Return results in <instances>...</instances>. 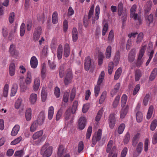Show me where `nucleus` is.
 <instances>
[{
  "mask_svg": "<svg viewBox=\"0 0 157 157\" xmlns=\"http://www.w3.org/2000/svg\"><path fill=\"white\" fill-rule=\"evenodd\" d=\"M43 134V130H40L35 132L32 136V138L33 140L34 144L36 145H38L41 143L45 139Z\"/></svg>",
  "mask_w": 157,
  "mask_h": 157,
  "instance_id": "obj_1",
  "label": "nucleus"
},
{
  "mask_svg": "<svg viewBox=\"0 0 157 157\" xmlns=\"http://www.w3.org/2000/svg\"><path fill=\"white\" fill-rule=\"evenodd\" d=\"M136 10V5L134 4L130 9V17L131 18H133L134 20L136 22L137 25H139L141 22V17L140 14L135 13Z\"/></svg>",
  "mask_w": 157,
  "mask_h": 157,
  "instance_id": "obj_2",
  "label": "nucleus"
},
{
  "mask_svg": "<svg viewBox=\"0 0 157 157\" xmlns=\"http://www.w3.org/2000/svg\"><path fill=\"white\" fill-rule=\"evenodd\" d=\"M52 147L50 146L49 144H46L42 147L41 151V154L43 157H49L52 154Z\"/></svg>",
  "mask_w": 157,
  "mask_h": 157,
  "instance_id": "obj_3",
  "label": "nucleus"
},
{
  "mask_svg": "<svg viewBox=\"0 0 157 157\" xmlns=\"http://www.w3.org/2000/svg\"><path fill=\"white\" fill-rule=\"evenodd\" d=\"M77 108L72 107L71 110V108L68 109L66 111L65 115V121L66 122L68 123H72L73 120V115L71 114H74Z\"/></svg>",
  "mask_w": 157,
  "mask_h": 157,
  "instance_id": "obj_4",
  "label": "nucleus"
},
{
  "mask_svg": "<svg viewBox=\"0 0 157 157\" xmlns=\"http://www.w3.org/2000/svg\"><path fill=\"white\" fill-rule=\"evenodd\" d=\"M146 46L145 45L143 44L139 52L138 59L136 63V66L138 67H140L144 62V60L142 58L144 54Z\"/></svg>",
  "mask_w": 157,
  "mask_h": 157,
  "instance_id": "obj_5",
  "label": "nucleus"
},
{
  "mask_svg": "<svg viewBox=\"0 0 157 157\" xmlns=\"http://www.w3.org/2000/svg\"><path fill=\"white\" fill-rule=\"evenodd\" d=\"M9 52L10 56L13 57L17 56L19 53L18 51L16 50L15 45L13 44H12L10 46Z\"/></svg>",
  "mask_w": 157,
  "mask_h": 157,
  "instance_id": "obj_6",
  "label": "nucleus"
},
{
  "mask_svg": "<svg viewBox=\"0 0 157 157\" xmlns=\"http://www.w3.org/2000/svg\"><path fill=\"white\" fill-rule=\"evenodd\" d=\"M42 31V29L41 27H38L35 29L33 35V39L34 41H37L39 40Z\"/></svg>",
  "mask_w": 157,
  "mask_h": 157,
  "instance_id": "obj_7",
  "label": "nucleus"
},
{
  "mask_svg": "<svg viewBox=\"0 0 157 157\" xmlns=\"http://www.w3.org/2000/svg\"><path fill=\"white\" fill-rule=\"evenodd\" d=\"M113 141L112 140L109 142L106 148V152L107 153H112L113 154L116 153L117 150L116 147L115 146H113Z\"/></svg>",
  "mask_w": 157,
  "mask_h": 157,
  "instance_id": "obj_8",
  "label": "nucleus"
},
{
  "mask_svg": "<svg viewBox=\"0 0 157 157\" xmlns=\"http://www.w3.org/2000/svg\"><path fill=\"white\" fill-rule=\"evenodd\" d=\"M72 78V73L71 69L69 68L67 71L66 75L64 79V83L67 85L70 83Z\"/></svg>",
  "mask_w": 157,
  "mask_h": 157,
  "instance_id": "obj_9",
  "label": "nucleus"
},
{
  "mask_svg": "<svg viewBox=\"0 0 157 157\" xmlns=\"http://www.w3.org/2000/svg\"><path fill=\"white\" fill-rule=\"evenodd\" d=\"M136 50L135 49H132L130 52L128 56V62L132 63L135 60Z\"/></svg>",
  "mask_w": 157,
  "mask_h": 157,
  "instance_id": "obj_10",
  "label": "nucleus"
},
{
  "mask_svg": "<svg viewBox=\"0 0 157 157\" xmlns=\"http://www.w3.org/2000/svg\"><path fill=\"white\" fill-rule=\"evenodd\" d=\"M30 66L32 68H36L38 64V61L36 56H33L30 59Z\"/></svg>",
  "mask_w": 157,
  "mask_h": 157,
  "instance_id": "obj_11",
  "label": "nucleus"
},
{
  "mask_svg": "<svg viewBox=\"0 0 157 157\" xmlns=\"http://www.w3.org/2000/svg\"><path fill=\"white\" fill-rule=\"evenodd\" d=\"M128 109V106L126 105L125 107H122V108L120 111V117L121 119H123L125 117L127 113Z\"/></svg>",
  "mask_w": 157,
  "mask_h": 157,
  "instance_id": "obj_12",
  "label": "nucleus"
},
{
  "mask_svg": "<svg viewBox=\"0 0 157 157\" xmlns=\"http://www.w3.org/2000/svg\"><path fill=\"white\" fill-rule=\"evenodd\" d=\"M86 119L84 117H81L79 119L78 122V127L81 130L84 128L85 126Z\"/></svg>",
  "mask_w": 157,
  "mask_h": 157,
  "instance_id": "obj_13",
  "label": "nucleus"
},
{
  "mask_svg": "<svg viewBox=\"0 0 157 157\" xmlns=\"http://www.w3.org/2000/svg\"><path fill=\"white\" fill-rule=\"evenodd\" d=\"M91 65V60L89 56H87L85 59L84 67L85 70L87 71L89 70Z\"/></svg>",
  "mask_w": 157,
  "mask_h": 157,
  "instance_id": "obj_14",
  "label": "nucleus"
},
{
  "mask_svg": "<svg viewBox=\"0 0 157 157\" xmlns=\"http://www.w3.org/2000/svg\"><path fill=\"white\" fill-rule=\"evenodd\" d=\"M40 84V80L39 78L38 77L35 78L34 80L33 87V90L34 91L36 92L38 90Z\"/></svg>",
  "mask_w": 157,
  "mask_h": 157,
  "instance_id": "obj_15",
  "label": "nucleus"
},
{
  "mask_svg": "<svg viewBox=\"0 0 157 157\" xmlns=\"http://www.w3.org/2000/svg\"><path fill=\"white\" fill-rule=\"evenodd\" d=\"M63 48L61 44L59 45L57 50V56L59 60L61 59L63 55Z\"/></svg>",
  "mask_w": 157,
  "mask_h": 157,
  "instance_id": "obj_16",
  "label": "nucleus"
},
{
  "mask_svg": "<svg viewBox=\"0 0 157 157\" xmlns=\"http://www.w3.org/2000/svg\"><path fill=\"white\" fill-rule=\"evenodd\" d=\"M16 67L15 64L13 63H11L9 67V72L10 76H13L15 73Z\"/></svg>",
  "mask_w": 157,
  "mask_h": 157,
  "instance_id": "obj_17",
  "label": "nucleus"
},
{
  "mask_svg": "<svg viewBox=\"0 0 157 157\" xmlns=\"http://www.w3.org/2000/svg\"><path fill=\"white\" fill-rule=\"evenodd\" d=\"M25 117L26 120L30 121L32 118V109L30 108H27L26 110Z\"/></svg>",
  "mask_w": 157,
  "mask_h": 157,
  "instance_id": "obj_18",
  "label": "nucleus"
},
{
  "mask_svg": "<svg viewBox=\"0 0 157 157\" xmlns=\"http://www.w3.org/2000/svg\"><path fill=\"white\" fill-rule=\"evenodd\" d=\"M37 99V95L34 93L31 94L29 97V101L31 104H34L36 102Z\"/></svg>",
  "mask_w": 157,
  "mask_h": 157,
  "instance_id": "obj_19",
  "label": "nucleus"
},
{
  "mask_svg": "<svg viewBox=\"0 0 157 157\" xmlns=\"http://www.w3.org/2000/svg\"><path fill=\"white\" fill-rule=\"evenodd\" d=\"M26 84L27 85L30 84L32 82L31 73L29 71H27L26 77L25 80Z\"/></svg>",
  "mask_w": 157,
  "mask_h": 157,
  "instance_id": "obj_20",
  "label": "nucleus"
},
{
  "mask_svg": "<svg viewBox=\"0 0 157 157\" xmlns=\"http://www.w3.org/2000/svg\"><path fill=\"white\" fill-rule=\"evenodd\" d=\"M20 128V125L16 124L13 128L11 132V135L12 136H15L17 134Z\"/></svg>",
  "mask_w": 157,
  "mask_h": 157,
  "instance_id": "obj_21",
  "label": "nucleus"
},
{
  "mask_svg": "<svg viewBox=\"0 0 157 157\" xmlns=\"http://www.w3.org/2000/svg\"><path fill=\"white\" fill-rule=\"evenodd\" d=\"M118 8V14L119 16H121L122 13H123V11L124 12H125V13H126V9H123V4L122 2H120L117 6Z\"/></svg>",
  "mask_w": 157,
  "mask_h": 157,
  "instance_id": "obj_22",
  "label": "nucleus"
},
{
  "mask_svg": "<svg viewBox=\"0 0 157 157\" xmlns=\"http://www.w3.org/2000/svg\"><path fill=\"white\" fill-rule=\"evenodd\" d=\"M78 32L76 28H73L72 31V36L73 40L74 42H76L78 37Z\"/></svg>",
  "mask_w": 157,
  "mask_h": 157,
  "instance_id": "obj_23",
  "label": "nucleus"
},
{
  "mask_svg": "<svg viewBox=\"0 0 157 157\" xmlns=\"http://www.w3.org/2000/svg\"><path fill=\"white\" fill-rule=\"evenodd\" d=\"M66 150L64 149L62 146H60L58 149L57 153L59 157H62L66 154Z\"/></svg>",
  "mask_w": 157,
  "mask_h": 157,
  "instance_id": "obj_24",
  "label": "nucleus"
},
{
  "mask_svg": "<svg viewBox=\"0 0 157 157\" xmlns=\"http://www.w3.org/2000/svg\"><path fill=\"white\" fill-rule=\"evenodd\" d=\"M18 89V85L17 84L15 83L12 86L10 93V96L11 97L14 96L17 91Z\"/></svg>",
  "mask_w": 157,
  "mask_h": 157,
  "instance_id": "obj_25",
  "label": "nucleus"
},
{
  "mask_svg": "<svg viewBox=\"0 0 157 157\" xmlns=\"http://www.w3.org/2000/svg\"><path fill=\"white\" fill-rule=\"evenodd\" d=\"M41 95L42 101L43 102L45 101L47 99V93L44 87H43L42 88Z\"/></svg>",
  "mask_w": 157,
  "mask_h": 157,
  "instance_id": "obj_26",
  "label": "nucleus"
},
{
  "mask_svg": "<svg viewBox=\"0 0 157 157\" xmlns=\"http://www.w3.org/2000/svg\"><path fill=\"white\" fill-rule=\"evenodd\" d=\"M54 111V108L53 106H52L49 107L48 109V118L49 120H51L52 119L53 116Z\"/></svg>",
  "mask_w": 157,
  "mask_h": 157,
  "instance_id": "obj_27",
  "label": "nucleus"
},
{
  "mask_svg": "<svg viewBox=\"0 0 157 157\" xmlns=\"http://www.w3.org/2000/svg\"><path fill=\"white\" fill-rule=\"evenodd\" d=\"M38 122L37 121H34L31 124L30 128V131L33 132L35 131L38 127Z\"/></svg>",
  "mask_w": 157,
  "mask_h": 157,
  "instance_id": "obj_28",
  "label": "nucleus"
},
{
  "mask_svg": "<svg viewBox=\"0 0 157 157\" xmlns=\"http://www.w3.org/2000/svg\"><path fill=\"white\" fill-rule=\"evenodd\" d=\"M157 75V68H154L152 71L149 76V80L151 81H153Z\"/></svg>",
  "mask_w": 157,
  "mask_h": 157,
  "instance_id": "obj_29",
  "label": "nucleus"
},
{
  "mask_svg": "<svg viewBox=\"0 0 157 157\" xmlns=\"http://www.w3.org/2000/svg\"><path fill=\"white\" fill-rule=\"evenodd\" d=\"M70 47L68 44H66L64 49V56L66 57H68L70 55Z\"/></svg>",
  "mask_w": 157,
  "mask_h": 157,
  "instance_id": "obj_30",
  "label": "nucleus"
},
{
  "mask_svg": "<svg viewBox=\"0 0 157 157\" xmlns=\"http://www.w3.org/2000/svg\"><path fill=\"white\" fill-rule=\"evenodd\" d=\"M152 6V2L150 1L147 2L144 6V11L147 13L149 12L151 10Z\"/></svg>",
  "mask_w": 157,
  "mask_h": 157,
  "instance_id": "obj_31",
  "label": "nucleus"
},
{
  "mask_svg": "<svg viewBox=\"0 0 157 157\" xmlns=\"http://www.w3.org/2000/svg\"><path fill=\"white\" fill-rule=\"evenodd\" d=\"M105 75L104 71H101L99 76L98 81L97 83H98V85H100L102 83L104 79Z\"/></svg>",
  "mask_w": 157,
  "mask_h": 157,
  "instance_id": "obj_32",
  "label": "nucleus"
},
{
  "mask_svg": "<svg viewBox=\"0 0 157 157\" xmlns=\"http://www.w3.org/2000/svg\"><path fill=\"white\" fill-rule=\"evenodd\" d=\"M107 94L106 91H104L102 93L99 100V104H102L104 102L106 98Z\"/></svg>",
  "mask_w": 157,
  "mask_h": 157,
  "instance_id": "obj_33",
  "label": "nucleus"
},
{
  "mask_svg": "<svg viewBox=\"0 0 157 157\" xmlns=\"http://www.w3.org/2000/svg\"><path fill=\"white\" fill-rule=\"evenodd\" d=\"M112 47L111 46H108L106 50L105 57L107 59L111 57Z\"/></svg>",
  "mask_w": 157,
  "mask_h": 157,
  "instance_id": "obj_34",
  "label": "nucleus"
},
{
  "mask_svg": "<svg viewBox=\"0 0 157 157\" xmlns=\"http://www.w3.org/2000/svg\"><path fill=\"white\" fill-rule=\"evenodd\" d=\"M9 85L7 84H6L4 86L3 88V96L5 97H6L8 96L9 91Z\"/></svg>",
  "mask_w": 157,
  "mask_h": 157,
  "instance_id": "obj_35",
  "label": "nucleus"
},
{
  "mask_svg": "<svg viewBox=\"0 0 157 157\" xmlns=\"http://www.w3.org/2000/svg\"><path fill=\"white\" fill-rule=\"evenodd\" d=\"M153 106H150L147 115V119H149L151 118L153 113Z\"/></svg>",
  "mask_w": 157,
  "mask_h": 157,
  "instance_id": "obj_36",
  "label": "nucleus"
},
{
  "mask_svg": "<svg viewBox=\"0 0 157 157\" xmlns=\"http://www.w3.org/2000/svg\"><path fill=\"white\" fill-rule=\"evenodd\" d=\"M122 72V69L121 68H118L116 71L114 76V79L115 80H117L120 76Z\"/></svg>",
  "mask_w": 157,
  "mask_h": 157,
  "instance_id": "obj_37",
  "label": "nucleus"
},
{
  "mask_svg": "<svg viewBox=\"0 0 157 157\" xmlns=\"http://www.w3.org/2000/svg\"><path fill=\"white\" fill-rule=\"evenodd\" d=\"M140 134L138 133L136 134L133 137L132 140V145L134 147L136 145V143H137V142H138L140 137Z\"/></svg>",
  "mask_w": 157,
  "mask_h": 157,
  "instance_id": "obj_38",
  "label": "nucleus"
},
{
  "mask_svg": "<svg viewBox=\"0 0 157 157\" xmlns=\"http://www.w3.org/2000/svg\"><path fill=\"white\" fill-rule=\"evenodd\" d=\"M142 75L141 71L139 70H136L135 72V80L136 81H138Z\"/></svg>",
  "mask_w": 157,
  "mask_h": 157,
  "instance_id": "obj_39",
  "label": "nucleus"
},
{
  "mask_svg": "<svg viewBox=\"0 0 157 157\" xmlns=\"http://www.w3.org/2000/svg\"><path fill=\"white\" fill-rule=\"evenodd\" d=\"M127 100V96L126 94H124L122 95L121 97V106L122 107H125V105L126 104Z\"/></svg>",
  "mask_w": 157,
  "mask_h": 157,
  "instance_id": "obj_40",
  "label": "nucleus"
},
{
  "mask_svg": "<svg viewBox=\"0 0 157 157\" xmlns=\"http://www.w3.org/2000/svg\"><path fill=\"white\" fill-rule=\"evenodd\" d=\"M58 15L56 12H54L52 15V22L54 24H56L58 22Z\"/></svg>",
  "mask_w": 157,
  "mask_h": 157,
  "instance_id": "obj_41",
  "label": "nucleus"
},
{
  "mask_svg": "<svg viewBox=\"0 0 157 157\" xmlns=\"http://www.w3.org/2000/svg\"><path fill=\"white\" fill-rule=\"evenodd\" d=\"M101 138V137L95 134L93 137L92 140V143L94 145H95L97 141L100 140Z\"/></svg>",
  "mask_w": 157,
  "mask_h": 157,
  "instance_id": "obj_42",
  "label": "nucleus"
},
{
  "mask_svg": "<svg viewBox=\"0 0 157 157\" xmlns=\"http://www.w3.org/2000/svg\"><path fill=\"white\" fill-rule=\"evenodd\" d=\"M120 96L117 95L114 99L113 104V108H115L117 107L119 103L120 99Z\"/></svg>",
  "mask_w": 157,
  "mask_h": 157,
  "instance_id": "obj_43",
  "label": "nucleus"
},
{
  "mask_svg": "<svg viewBox=\"0 0 157 157\" xmlns=\"http://www.w3.org/2000/svg\"><path fill=\"white\" fill-rule=\"evenodd\" d=\"M22 101V99L21 98H19L16 101L15 104V107L17 109H19L21 105Z\"/></svg>",
  "mask_w": 157,
  "mask_h": 157,
  "instance_id": "obj_44",
  "label": "nucleus"
},
{
  "mask_svg": "<svg viewBox=\"0 0 157 157\" xmlns=\"http://www.w3.org/2000/svg\"><path fill=\"white\" fill-rule=\"evenodd\" d=\"M125 124L124 123H122L119 126L117 131L118 132L119 134H122L125 128Z\"/></svg>",
  "mask_w": 157,
  "mask_h": 157,
  "instance_id": "obj_45",
  "label": "nucleus"
},
{
  "mask_svg": "<svg viewBox=\"0 0 157 157\" xmlns=\"http://www.w3.org/2000/svg\"><path fill=\"white\" fill-rule=\"evenodd\" d=\"M22 139L21 136H20L16 138L14 140L12 141L11 142V145H15L19 143L20 141L22 140Z\"/></svg>",
  "mask_w": 157,
  "mask_h": 157,
  "instance_id": "obj_46",
  "label": "nucleus"
},
{
  "mask_svg": "<svg viewBox=\"0 0 157 157\" xmlns=\"http://www.w3.org/2000/svg\"><path fill=\"white\" fill-rule=\"evenodd\" d=\"M143 115L141 112H138L136 114V119L137 121L138 122H141L142 120Z\"/></svg>",
  "mask_w": 157,
  "mask_h": 157,
  "instance_id": "obj_47",
  "label": "nucleus"
},
{
  "mask_svg": "<svg viewBox=\"0 0 157 157\" xmlns=\"http://www.w3.org/2000/svg\"><path fill=\"white\" fill-rule=\"evenodd\" d=\"M25 25L24 23L21 24L20 28V35L21 36H24L25 33Z\"/></svg>",
  "mask_w": 157,
  "mask_h": 157,
  "instance_id": "obj_48",
  "label": "nucleus"
},
{
  "mask_svg": "<svg viewBox=\"0 0 157 157\" xmlns=\"http://www.w3.org/2000/svg\"><path fill=\"white\" fill-rule=\"evenodd\" d=\"M114 34L113 31V30H111L109 32L108 36V40L109 42H112L113 41Z\"/></svg>",
  "mask_w": 157,
  "mask_h": 157,
  "instance_id": "obj_49",
  "label": "nucleus"
},
{
  "mask_svg": "<svg viewBox=\"0 0 157 157\" xmlns=\"http://www.w3.org/2000/svg\"><path fill=\"white\" fill-rule=\"evenodd\" d=\"M92 126H90L88 127L87 130L86 134V139L87 140H88L90 138L92 133Z\"/></svg>",
  "mask_w": 157,
  "mask_h": 157,
  "instance_id": "obj_50",
  "label": "nucleus"
},
{
  "mask_svg": "<svg viewBox=\"0 0 157 157\" xmlns=\"http://www.w3.org/2000/svg\"><path fill=\"white\" fill-rule=\"evenodd\" d=\"M103 109H101L98 112L95 118V120L96 121H99L101 117V115L103 113Z\"/></svg>",
  "mask_w": 157,
  "mask_h": 157,
  "instance_id": "obj_51",
  "label": "nucleus"
},
{
  "mask_svg": "<svg viewBox=\"0 0 157 157\" xmlns=\"http://www.w3.org/2000/svg\"><path fill=\"white\" fill-rule=\"evenodd\" d=\"M113 62H110L109 63V66L108 67V73L109 75L112 74L113 71Z\"/></svg>",
  "mask_w": 157,
  "mask_h": 157,
  "instance_id": "obj_52",
  "label": "nucleus"
},
{
  "mask_svg": "<svg viewBox=\"0 0 157 157\" xmlns=\"http://www.w3.org/2000/svg\"><path fill=\"white\" fill-rule=\"evenodd\" d=\"M157 125V121L156 120H153L151 124L150 128L152 131L154 130L156 128Z\"/></svg>",
  "mask_w": 157,
  "mask_h": 157,
  "instance_id": "obj_53",
  "label": "nucleus"
},
{
  "mask_svg": "<svg viewBox=\"0 0 157 157\" xmlns=\"http://www.w3.org/2000/svg\"><path fill=\"white\" fill-rule=\"evenodd\" d=\"M150 95L147 94L144 98L143 100V104L144 106H146L149 100Z\"/></svg>",
  "mask_w": 157,
  "mask_h": 157,
  "instance_id": "obj_54",
  "label": "nucleus"
},
{
  "mask_svg": "<svg viewBox=\"0 0 157 157\" xmlns=\"http://www.w3.org/2000/svg\"><path fill=\"white\" fill-rule=\"evenodd\" d=\"M153 16L150 14L147 17L146 21L148 25H150L153 22Z\"/></svg>",
  "mask_w": 157,
  "mask_h": 157,
  "instance_id": "obj_55",
  "label": "nucleus"
},
{
  "mask_svg": "<svg viewBox=\"0 0 157 157\" xmlns=\"http://www.w3.org/2000/svg\"><path fill=\"white\" fill-rule=\"evenodd\" d=\"M100 85H98V83H97V85L95 86L94 93L96 97H97L100 91Z\"/></svg>",
  "mask_w": 157,
  "mask_h": 157,
  "instance_id": "obj_56",
  "label": "nucleus"
},
{
  "mask_svg": "<svg viewBox=\"0 0 157 157\" xmlns=\"http://www.w3.org/2000/svg\"><path fill=\"white\" fill-rule=\"evenodd\" d=\"M143 148V144L141 142H140L136 148V151L138 153H140L142 151Z\"/></svg>",
  "mask_w": 157,
  "mask_h": 157,
  "instance_id": "obj_57",
  "label": "nucleus"
},
{
  "mask_svg": "<svg viewBox=\"0 0 157 157\" xmlns=\"http://www.w3.org/2000/svg\"><path fill=\"white\" fill-rule=\"evenodd\" d=\"M14 17L15 13L14 12H12L10 13L9 17V20L10 23H12L13 22Z\"/></svg>",
  "mask_w": 157,
  "mask_h": 157,
  "instance_id": "obj_58",
  "label": "nucleus"
},
{
  "mask_svg": "<svg viewBox=\"0 0 157 157\" xmlns=\"http://www.w3.org/2000/svg\"><path fill=\"white\" fill-rule=\"evenodd\" d=\"M108 25L107 23L105 24L103 26V28L102 30V35L104 36H105L108 30Z\"/></svg>",
  "mask_w": 157,
  "mask_h": 157,
  "instance_id": "obj_59",
  "label": "nucleus"
},
{
  "mask_svg": "<svg viewBox=\"0 0 157 157\" xmlns=\"http://www.w3.org/2000/svg\"><path fill=\"white\" fill-rule=\"evenodd\" d=\"M100 8L98 5L96 6L95 8V19L98 20L99 17V14L100 13Z\"/></svg>",
  "mask_w": 157,
  "mask_h": 157,
  "instance_id": "obj_60",
  "label": "nucleus"
},
{
  "mask_svg": "<svg viewBox=\"0 0 157 157\" xmlns=\"http://www.w3.org/2000/svg\"><path fill=\"white\" fill-rule=\"evenodd\" d=\"M24 154L23 151L20 150L16 151L14 155L15 156V157H22Z\"/></svg>",
  "mask_w": 157,
  "mask_h": 157,
  "instance_id": "obj_61",
  "label": "nucleus"
},
{
  "mask_svg": "<svg viewBox=\"0 0 157 157\" xmlns=\"http://www.w3.org/2000/svg\"><path fill=\"white\" fill-rule=\"evenodd\" d=\"M62 115V111L61 109H60L58 110L57 113L56 114V120L57 121H59L60 119L61 118Z\"/></svg>",
  "mask_w": 157,
  "mask_h": 157,
  "instance_id": "obj_62",
  "label": "nucleus"
},
{
  "mask_svg": "<svg viewBox=\"0 0 157 157\" xmlns=\"http://www.w3.org/2000/svg\"><path fill=\"white\" fill-rule=\"evenodd\" d=\"M125 138L124 140V142L125 144H127L129 141L130 135L128 132H127L125 136Z\"/></svg>",
  "mask_w": 157,
  "mask_h": 157,
  "instance_id": "obj_63",
  "label": "nucleus"
},
{
  "mask_svg": "<svg viewBox=\"0 0 157 157\" xmlns=\"http://www.w3.org/2000/svg\"><path fill=\"white\" fill-rule=\"evenodd\" d=\"M69 97V92H66L64 93L63 97V100L64 102H67Z\"/></svg>",
  "mask_w": 157,
  "mask_h": 157,
  "instance_id": "obj_64",
  "label": "nucleus"
}]
</instances>
